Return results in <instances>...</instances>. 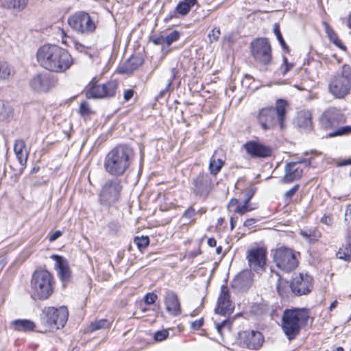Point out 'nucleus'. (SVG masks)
<instances>
[{
	"label": "nucleus",
	"mask_w": 351,
	"mask_h": 351,
	"mask_svg": "<svg viewBox=\"0 0 351 351\" xmlns=\"http://www.w3.org/2000/svg\"><path fill=\"white\" fill-rule=\"evenodd\" d=\"M239 203V200L237 199H235V198H232L228 203V207L230 208H232L233 206H238Z\"/></svg>",
	"instance_id": "57"
},
{
	"label": "nucleus",
	"mask_w": 351,
	"mask_h": 351,
	"mask_svg": "<svg viewBox=\"0 0 351 351\" xmlns=\"http://www.w3.org/2000/svg\"><path fill=\"white\" fill-rule=\"evenodd\" d=\"M328 36L331 42H332L336 46L339 48L344 49L345 47L342 45L341 40L338 38L337 35L332 29H327L326 31Z\"/></svg>",
	"instance_id": "37"
},
{
	"label": "nucleus",
	"mask_w": 351,
	"mask_h": 351,
	"mask_svg": "<svg viewBox=\"0 0 351 351\" xmlns=\"http://www.w3.org/2000/svg\"><path fill=\"white\" fill-rule=\"evenodd\" d=\"M215 328L217 332L222 335V332L223 330L226 329L228 331L230 330L231 323L228 319H224L221 322L216 323Z\"/></svg>",
	"instance_id": "39"
},
{
	"label": "nucleus",
	"mask_w": 351,
	"mask_h": 351,
	"mask_svg": "<svg viewBox=\"0 0 351 351\" xmlns=\"http://www.w3.org/2000/svg\"><path fill=\"white\" fill-rule=\"evenodd\" d=\"M36 59L41 67L54 73L64 72L73 64L69 51L57 45L47 44L40 47Z\"/></svg>",
	"instance_id": "1"
},
{
	"label": "nucleus",
	"mask_w": 351,
	"mask_h": 351,
	"mask_svg": "<svg viewBox=\"0 0 351 351\" xmlns=\"http://www.w3.org/2000/svg\"><path fill=\"white\" fill-rule=\"evenodd\" d=\"M298 123L300 127L308 129L311 126V114L308 111L302 112L299 114Z\"/></svg>",
	"instance_id": "31"
},
{
	"label": "nucleus",
	"mask_w": 351,
	"mask_h": 351,
	"mask_svg": "<svg viewBox=\"0 0 351 351\" xmlns=\"http://www.w3.org/2000/svg\"><path fill=\"white\" fill-rule=\"evenodd\" d=\"M346 117L341 110L335 107L326 109L319 118V123L322 128L331 130L346 122Z\"/></svg>",
	"instance_id": "12"
},
{
	"label": "nucleus",
	"mask_w": 351,
	"mask_h": 351,
	"mask_svg": "<svg viewBox=\"0 0 351 351\" xmlns=\"http://www.w3.org/2000/svg\"><path fill=\"white\" fill-rule=\"evenodd\" d=\"M29 85L33 90L37 92H46L49 89L48 78L41 74H37L29 82Z\"/></svg>",
	"instance_id": "24"
},
{
	"label": "nucleus",
	"mask_w": 351,
	"mask_h": 351,
	"mask_svg": "<svg viewBox=\"0 0 351 351\" xmlns=\"http://www.w3.org/2000/svg\"><path fill=\"white\" fill-rule=\"evenodd\" d=\"M196 212L193 207H189L182 215V217L187 219L189 223H194L195 219L194 218Z\"/></svg>",
	"instance_id": "40"
},
{
	"label": "nucleus",
	"mask_w": 351,
	"mask_h": 351,
	"mask_svg": "<svg viewBox=\"0 0 351 351\" xmlns=\"http://www.w3.org/2000/svg\"><path fill=\"white\" fill-rule=\"evenodd\" d=\"M309 315L304 309H287L282 316V328L289 340L299 334L301 327L307 323Z\"/></svg>",
	"instance_id": "5"
},
{
	"label": "nucleus",
	"mask_w": 351,
	"mask_h": 351,
	"mask_svg": "<svg viewBox=\"0 0 351 351\" xmlns=\"http://www.w3.org/2000/svg\"><path fill=\"white\" fill-rule=\"evenodd\" d=\"M274 261L279 269L286 272L293 271L298 265L295 252L286 247H280L275 250Z\"/></svg>",
	"instance_id": "10"
},
{
	"label": "nucleus",
	"mask_w": 351,
	"mask_h": 351,
	"mask_svg": "<svg viewBox=\"0 0 351 351\" xmlns=\"http://www.w3.org/2000/svg\"><path fill=\"white\" fill-rule=\"evenodd\" d=\"M118 87L115 80L110 81L106 84H93L86 91L88 98H104L114 96Z\"/></svg>",
	"instance_id": "13"
},
{
	"label": "nucleus",
	"mask_w": 351,
	"mask_h": 351,
	"mask_svg": "<svg viewBox=\"0 0 351 351\" xmlns=\"http://www.w3.org/2000/svg\"><path fill=\"white\" fill-rule=\"evenodd\" d=\"M351 133V126L347 125L338 128L332 132H330L327 134V137L332 138L337 136L348 135Z\"/></svg>",
	"instance_id": "34"
},
{
	"label": "nucleus",
	"mask_w": 351,
	"mask_h": 351,
	"mask_svg": "<svg viewBox=\"0 0 351 351\" xmlns=\"http://www.w3.org/2000/svg\"><path fill=\"white\" fill-rule=\"evenodd\" d=\"M338 304V302L337 300H334L331 304H330V306L329 307V310L331 311H332L335 308L337 307Z\"/></svg>",
	"instance_id": "60"
},
{
	"label": "nucleus",
	"mask_w": 351,
	"mask_h": 351,
	"mask_svg": "<svg viewBox=\"0 0 351 351\" xmlns=\"http://www.w3.org/2000/svg\"><path fill=\"white\" fill-rule=\"evenodd\" d=\"M14 329L19 331H31L33 330L35 324L34 322L27 319H17L13 322Z\"/></svg>",
	"instance_id": "29"
},
{
	"label": "nucleus",
	"mask_w": 351,
	"mask_h": 351,
	"mask_svg": "<svg viewBox=\"0 0 351 351\" xmlns=\"http://www.w3.org/2000/svg\"><path fill=\"white\" fill-rule=\"evenodd\" d=\"M283 62L285 64V69L282 73L283 75H285L289 71H290V69L293 67V64L288 62L287 59L285 57L283 58Z\"/></svg>",
	"instance_id": "51"
},
{
	"label": "nucleus",
	"mask_w": 351,
	"mask_h": 351,
	"mask_svg": "<svg viewBox=\"0 0 351 351\" xmlns=\"http://www.w3.org/2000/svg\"><path fill=\"white\" fill-rule=\"evenodd\" d=\"M299 164H301V163H304L306 164V166H310L311 165V160H307V159H303L302 161H298Z\"/></svg>",
	"instance_id": "61"
},
{
	"label": "nucleus",
	"mask_w": 351,
	"mask_h": 351,
	"mask_svg": "<svg viewBox=\"0 0 351 351\" xmlns=\"http://www.w3.org/2000/svg\"><path fill=\"white\" fill-rule=\"evenodd\" d=\"M298 161L291 162L286 164L285 167V175L280 179L281 183H290L300 179L302 176L303 170L298 167Z\"/></svg>",
	"instance_id": "20"
},
{
	"label": "nucleus",
	"mask_w": 351,
	"mask_h": 351,
	"mask_svg": "<svg viewBox=\"0 0 351 351\" xmlns=\"http://www.w3.org/2000/svg\"><path fill=\"white\" fill-rule=\"evenodd\" d=\"M287 105L285 100L279 99L276 102L275 108L266 107L261 109L257 115V121L261 128L267 131L272 130L278 123L282 129Z\"/></svg>",
	"instance_id": "3"
},
{
	"label": "nucleus",
	"mask_w": 351,
	"mask_h": 351,
	"mask_svg": "<svg viewBox=\"0 0 351 351\" xmlns=\"http://www.w3.org/2000/svg\"><path fill=\"white\" fill-rule=\"evenodd\" d=\"M247 259L252 269L258 270L265 265L266 252L261 247L250 250L247 252Z\"/></svg>",
	"instance_id": "18"
},
{
	"label": "nucleus",
	"mask_w": 351,
	"mask_h": 351,
	"mask_svg": "<svg viewBox=\"0 0 351 351\" xmlns=\"http://www.w3.org/2000/svg\"><path fill=\"white\" fill-rule=\"evenodd\" d=\"M336 256L339 259L346 261L351 260V228L348 230L347 234L346 243L339 249Z\"/></svg>",
	"instance_id": "25"
},
{
	"label": "nucleus",
	"mask_w": 351,
	"mask_h": 351,
	"mask_svg": "<svg viewBox=\"0 0 351 351\" xmlns=\"http://www.w3.org/2000/svg\"><path fill=\"white\" fill-rule=\"evenodd\" d=\"M164 302L166 310L168 313L174 316H177L181 313L180 303L175 292L167 291L165 295Z\"/></svg>",
	"instance_id": "21"
},
{
	"label": "nucleus",
	"mask_w": 351,
	"mask_h": 351,
	"mask_svg": "<svg viewBox=\"0 0 351 351\" xmlns=\"http://www.w3.org/2000/svg\"><path fill=\"white\" fill-rule=\"evenodd\" d=\"M79 112L82 116L88 115L90 113V109L86 102H82L79 108Z\"/></svg>",
	"instance_id": "48"
},
{
	"label": "nucleus",
	"mask_w": 351,
	"mask_h": 351,
	"mask_svg": "<svg viewBox=\"0 0 351 351\" xmlns=\"http://www.w3.org/2000/svg\"><path fill=\"white\" fill-rule=\"evenodd\" d=\"M254 194V192L253 190H252V189L249 190L245 194L246 198L243 202L249 204V202L253 197Z\"/></svg>",
	"instance_id": "55"
},
{
	"label": "nucleus",
	"mask_w": 351,
	"mask_h": 351,
	"mask_svg": "<svg viewBox=\"0 0 351 351\" xmlns=\"http://www.w3.org/2000/svg\"><path fill=\"white\" fill-rule=\"evenodd\" d=\"M328 90L331 95L338 99H343L351 90V66L344 64L341 71L332 75L328 82Z\"/></svg>",
	"instance_id": "6"
},
{
	"label": "nucleus",
	"mask_w": 351,
	"mask_h": 351,
	"mask_svg": "<svg viewBox=\"0 0 351 351\" xmlns=\"http://www.w3.org/2000/svg\"><path fill=\"white\" fill-rule=\"evenodd\" d=\"M184 1L189 4L191 6H193L196 3L197 0H184Z\"/></svg>",
	"instance_id": "62"
},
{
	"label": "nucleus",
	"mask_w": 351,
	"mask_h": 351,
	"mask_svg": "<svg viewBox=\"0 0 351 351\" xmlns=\"http://www.w3.org/2000/svg\"><path fill=\"white\" fill-rule=\"evenodd\" d=\"M110 322L106 319H101L99 320L92 322L88 326V332H93L94 331L108 328L110 327Z\"/></svg>",
	"instance_id": "30"
},
{
	"label": "nucleus",
	"mask_w": 351,
	"mask_h": 351,
	"mask_svg": "<svg viewBox=\"0 0 351 351\" xmlns=\"http://www.w3.org/2000/svg\"><path fill=\"white\" fill-rule=\"evenodd\" d=\"M274 31V34H276V36L277 37V39L278 40L279 43L282 45V47L283 48H287L286 43H285V42L282 38V36L280 33L279 26L277 24H275Z\"/></svg>",
	"instance_id": "45"
},
{
	"label": "nucleus",
	"mask_w": 351,
	"mask_h": 351,
	"mask_svg": "<svg viewBox=\"0 0 351 351\" xmlns=\"http://www.w3.org/2000/svg\"><path fill=\"white\" fill-rule=\"evenodd\" d=\"M351 165V158L348 159V160H344L341 163V165Z\"/></svg>",
	"instance_id": "63"
},
{
	"label": "nucleus",
	"mask_w": 351,
	"mask_h": 351,
	"mask_svg": "<svg viewBox=\"0 0 351 351\" xmlns=\"http://www.w3.org/2000/svg\"><path fill=\"white\" fill-rule=\"evenodd\" d=\"M176 75V69L175 68H172L171 69V76L167 80L166 87L163 90L160 91V93H158V95L156 97L157 99L161 98L162 97L164 96V95L165 93L169 92V88H170L173 80L175 79Z\"/></svg>",
	"instance_id": "33"
},
{
	"label": "nucleus",
	"mask_w": 351,
	"mask_h": 351,
	"mask_svg": "<svg viewBox=\"0 0 351 351\" xmlns=\"http://www.w3.org/2000/svg\"><path fill=\"white\" fill-rule=\"evenodd\" d=\"M11 75V69L8 63L0 62V80L8 79Z\"/></svg>",
	"instance_id": "35"
},
{
	"label": "nucleus",
	"mask_w": 351,
	"mask_h": 351,
	"mask_svg": "<svg viewBox=\"0 0 351 351\" xmlns=\"http://www.w3.org/2000/svg\"><path fill=\"white\" fill-rule=\"evenodd\" d=\"M221 34L219 28L214 27L208 34V36L210 43L216 42Z\"/></svg>",
	"instance_id": "43"
},
{
	"label": "nucleus",
	"mask_w": 351,
	"mask_h": 351,
	"mask_svg": "<svg viewBox=\"0 0 351 351\" xmlns=\"http://www.w3.org/2000/svg\"><path fill=\"white\" fill-rule=\"evenodd\" d=\"M68 316L69 312L66 306L59 308L49 306L43 310L40 322L46 331H54L64 326Z\"/></svg>",
	"instance_id": "7"
},
{
	"label": "nucleus",
	"mask_w": 351,
	"mask_h": 351,
	"mask_svg": "<svg viewBox=\"0 0 351 351\" xmlns=\"http://www.w3.org/2000/svg\"><path fill=\"white\" fill-rule=\"evenodd\" d=\"M51 258L56 261L55 269L60 279L62 281L67 280L70 278L71 271L66 259L56 254L52 255Z\"/></svg>",
	"instance_id": "23"
},
{
	"label": "nucleus",
	"mask_w": 351,
	"mask_h": 351,
	"mask_svg": "<svg viewBox=\"0 0 351 351\" xmlns=\"http://www.w3.org/2000/svg\"><path fill=\"white\" fill-rule=\"evenodd\" d=\"M254 209V208L251 207L250 205H249V204L243 202V205H239L236 207L234 213L243 215L247 212L251 211Z\"/></svg>",
	"instance_id": "42"
},
{
	"label": "nucleus",
	"mask_w": 351,
	"mask_h": 351,
	"mask_svg": "<svg viewBox=\"0 0 351 351\" xmlns=\"http://www.w3.org/2000/svg\"><path fill=\"white\" fill-rule=\"evenodd\" d=\"M134 90L132 89H128L124 91L123 94V98L125 101H129L134 95Z\"/></svg>",
	"instance_id": "53"
},
{
	"label": "nucleus",
	"mask_w": 351,
	"mask_h": 351,
	"mask_svg": "<svg viewBox=\"0 0 351 351\" xmlns=\"http://www.w3.org/2000/svg\"><path fill=\"white\" fill-rule=\"evenodd\" d=\"M247 154L252 157L266 158L271 154V149L256 141H249L244 145Z\"/></svg>",
	"instance_id": "19"
},
{
	"label": "nucleus",
	"mask_w": 351,
	"mask_h": 351,
	"mask_svg": "<svg viewBox=\"0 0 351 351\" xmlns=\"http://www.w3.org/2000/svg\"><path fill=\"white\" fill-rule=\"evenodd\" d=\"M348 27L351 29V14L349 15L347 21Z\"/></svg>",
	"instance_id": "64"
},
{
	"label": "nucleus",
	"mask_w": 351,
	"mask_h": 351,
	"mask_svg": "<svg viewBox=\"0 0 351 351\" xmlns=\"http://www.w3.org/2000/svg\"><path fill=\"white\" fill-rule=\"evenodd\" d=\"M29 0H6L2 3L5 9L21 12L27 5Z\"/></svg>",
	"instance_id": "26"
},
{
	"label": "nucleus",
	"mask_w": 351,
	"mask_h": 351,
	"mask_svg": "<svg viewBox=\"0 0 351 351\" xmlns=\"http://www.w3.org/2000/svg\"><path fill=\"white\" fill-rule=\"evenodd\" d=\"M134 242L139 250L145 249L149 243V239L147 236L136 237Z\"/></svg>",
	"instance_id": "36"
},
{
	"label": "nucleus",
	"mask_w": 351,
	"mask_h": 351,
	"mask_svg": "<svg viewBox=\"0 0 351 351\" xmlns=\"http://www.w3.org/2000/svg\"><path fill=\"white\" fill-rule=\"evenodd\" d=\"M240 345L251 350H258L263 345L264 337L261 332L256 330H245L240 332Z\"/></svg>",
	"instance_id": "14"
},
{
	"label": "nucleus",
	"mask_w": 351,
	"mask_h": 351,
	"mask_svg": "<svg viewBox=\"0 0 351 351\" xmlns=\"http://www.w3.org/2000/svg\"><path fill=\"white\" fill-rule=\"evenodd\" d=\"M157 299V295L154 293H148L144 297L145 303L147 304H154Z\"/></svg>",
	"instance_id": "49"
},
{
	"label": "nucleus",
	"mask_w": 351,
	"mask_h": 351,
	"mask_svg": "<svg viewBox=\"0 0 351 351\" xmlns=\"http://www.w3.org/2000/svg\"><path fill=\"white\" fill-rule=\"evenodd\" d=\"M73 45L74 48L79 52L87 53L88 49H89L88 47L75 40H73Z\"/></svg>",
	"instance_id": "47"
},
{
	"label": "nucleus",
	"mask_w": 351,
	"mask_h": 351,
	"mask_svg": "<svg viewBox=\"0 0 351 351\" xmlns=\"http://www.w3.org/2000/svg\"><path fill=\"white\" fill-rule=\"evenodd\" d=\"M207 243L210 247H215L217 245V241L214 238H209Z\"/></svg>",
	"instance_id": "58"
},
{
	"label": "nucleus",
	"mask_w": 351,
	"mask_h": 351,
	"mask_svg": "<svg viewBox=\"0 0 351 351\" xmlns=\"http://www.w3.org/2000/svg\"><path fill=\"white\" fill-rule=\"evenodd\" d=\"M252 282V274L250 271H243L234 277L232 287L241 291L247 290Z\"/></svg>",
	"instance_id": "22"
},
{
	"label": "nucleus",
	"mask_w": 351,
	"mask_h": 351,
	"mask_svg": "<svg viewBox=\"0 0 351 351\" xmlns=\"http://www.w3.org/2000/svg\"><path fill=\"white\" fill-rule=\"evenodd\" d=\"M271 49L268 40L265 38L254 40L251 43V52L254 58L263 64L271 61Z\"/></svg>",
	"instance_id": "11"
},
{
	"label": "nucleus",
	"mask_w": 351,
	"mask_h": 351,
	"mask_svg": "<svg viewBox=\"0 0 351 351\" xmlns=\"http://www.w3.org/2000/svg\"><path fill=\"white\" fill-rule=\"evenodd\" d=\"M121 182L117 178L105 181L98 195V201L102 206H110L117 202L122 191Z\"/></svg>",
	"instance_id": "8"
},
{
	"label": "nucleus",
	"mask_w": 351,
	"mask_h": 351,
	"mask_svg": "<svg viewBox=\"0 0 351 351\" xmlns=\"http://www.w3.org/2000/svg\"><path fill=\"white\" fill-rule=\"evenodd\" d=\"M203 324H204V319L200 318L199 319L192 322L191 324V328L193 330H199L202 327Z\"/></svg>",
	"instance_id": "50"
},
{
	"label": "nucleus",
	"mask_w": 351,
	"mask_h": 351,
	"mask_svg": "<svg viewBox=\"0 0 351 351\" xmlns=\"http://www.w3.org/2000/svg\"><path fill=\"white\" fill-rule=\"evenodd\" d=\"M25 147V143L23 140L18 139L15 141L14 151L19 163L25 165L27 160V154L23 152Z\"/></svg>",
	"instance_id": "27"
},
{
	"label": "nucleus",
	"mask_w": 351,
	"mask_h": 351,
	"mask_svg": "<svg viewBox=\"0 0 351 351\" xmlns=\"http://www.w3.org/2000/svg\"><path fill=\"white\" fill-rule=\"evenodd\" d=\"M165 36H158L157 38H155L152 40L153 43L155 44V45H166V41H165Z\"/></svg>",
	"instance_id": "52"
},
{
	"label": "nucleus",
	"mask_w": 351,
	"mask_h": 351,
	"mask_svg": "<svg viewBox=\"0 0 351 351\" xmlns=\"http://www.w3.org/2000/svg\"><path fill=\"white\" fill-rule=\"evenodd\" d=\"M191 7L187 3L182 1L178 4L176 9L179 14L184 16L189 12Z\"/></svg>",
	"instance_id": "41"
},
{
	"label": "nucleus",
	"mask_w": 351,
	"mask_h": 351,
	"mask_svg": "<svg viewBox=\"0 0 351 351\" xmlns=\"http://www.w3.org/2000/svg\"><path fill=\"white\" fill-rule=\"evenodd\" d=\"M212 180L208 173H200L193 180V191L199 196H206L211 189Z\"/></svg>",
	"instance_id": "17"
},
{
	"label": "nucleus",
	"mask_w": 351,
	"mask_h": 351,
	"mask_svg": "<svg viewBox=\"0 0 351 351\" xmlns=\"http://www.w3.org/2000/svg\"><path fill=\"white\" fill-rule=\"evenodd\" d=\"M300 235L309 243L317 241L321 234L315 228H304L300 230Z\"/></svg>",
	"instance_id": "28"
},
{
	"label": "nucleus",
	"mask_w": 351,
	"mask_h": 351,
	"mask_svg": "<svg viewBox=\"0 0 351 351\" xmlns=\"http://www.w3.org/2000/svg\"><path fill=\"white\" fill-rule=\"evenodd\" d=\"M67 22L74 32L82 35H88L96 29V25L89 14L84 11H78L70 15Z\"/></svg>",
	"instance_id": "9"
},
{
	"label": "nucleus",
	"mask_w": 351,
	"mask_h": 351,
	"mask_svg": "<svg viewBox=\"0 0 351 351\" xmlns=\"http://www.w3.org/2000/svg\"><path fill=\"white\" fill-rule=\"evenodd\" d=\"M256 219H253V218H250V219H246V220L244 221L243 225H244L245 226L248 227V226H252V224H254V223H256Z\"/></svg>",
	"instance_id": "56"
},
{
	"label": "nucleus",
	"mask_w": 351,
	"mask_h": 351,
	"mask_svg": "<svg viewBox=\"0 0 351 351\" xmlns=\"http://www.w3.org/2000/svg\"><path fill=\"white\" fill-rule=\"evenodd\" d=\"M289 287L295 295H306L312 288V278L306 274L300 273L293 278Z\"/></svg>",
	"instance_id": "15"
},
{
	"label": "nucleus",
	"mask_w": 351,
	"mask_h": 351,
	"mask_svg": "<svg viewBox=\"0 0 351 351\" xmlns=\"http://www.w3.org/2000/svg\"><path fill=\"white\" fill-rule=\"evenodd\" d=\"M299 188H300V185L295 184L292 188H291L289 191H287L284 195V197H285V200L291 199L292 198V197L298 191Z\"/></svg>",
	"instance_id": "46"
},
{
	"label": "nucleus",
	"mask_w": 351,
	"mask_h": 351,
	"mask_svg": "<svg viewBox=\"0 0 351 351\" xmlns=\"http://www.w3.org/2000/svg\"><path fill=\"white\" fill-rule=\"evenodd\" d=\"M30 287L33 298L40 300H47L54 291V278L45 269H37L32 274Z\"/></svg>",
	"instance_id": "4"
},
{
	"label": "nucleus",
	"mask_w": 351,
	"mask_h": 351,
	"mask_svg": "<svg viewBox=\"0 0 351 351\" xmlns=\"http://www.w3.org/2000/svg\"><path fill=\"white\" fill-rule=\"evenodd\" d=\"M234 308V306L230 300L228 288L226 285H221L217 301V307L215 310L216 312L219 314L226 315L232 313Z\"/></svg>",
	"instance_id": "16"
},
{
	"label": "nucleus",
	"mask_w": 351,
	"mask_h": 351,
	"mask_svg": "<svg viewBox=\"0 0 351 351\" xmlns=\"http://www.w3.org/2000/svg\"><path fill=\"white\" fill-rule=\"evenodd\" d=\"M168 335L169 332L167 330H159L154 334V339L156 341H161L166 339Z\"/></svg>",
	"instance_id": "44"
},
{
	"label": "nucleus",
	"mask_w": 351,
	"mask_h": 351,
	"mask_svg": "<svg viewBox=\"0 0 351 351\" xmlns=\"http://www.w3.org/2000/svg\"><path fill=\"white\" fill-rule=\"evenodd\" d=\"M223 165V162L221 159H216L215 156H213L210 160L209 163V169L211 174L216 175L218 173L222 166Z\"/></svg>",
	"instance_id": "32"
},
{
	"label": "nucleus",
	"mask_w": 351,
	"mask_h": 351,
	"mask_svg": "<svg viewBox=\"0 0 351 351\" xmlns=\"http://www.w3.org/2000/svg\"><path fill=\"white\" fill-rule=\"evenodd\" d=\"M134 159V152L131 147L119 145L105 156L104 168L112 176H121L130 170Z\"/></svg>",
	"instance_id": "2"
},
{
	"label": "nucleus",
	"mask_w": 351,
	"mask_h": 351,
	"mask_svg": "<svg viewBox=\"0 0 351 351\" xmlns=\"http://www.w3.org/2000/svg\"><path fill=\"white\" fill-rule=\"evenodd\" d=\"M282 282H278L277 284V290H278V293L281 295V296H284L285 295V291H283L282 289H281V287H280V285H281Z\"/></svg>",
	"instance_id": "59"
},
{
	"label": "nucleus",
	"mask_w": 351,
	"mask_h": 351,
	"mask_svg": "<svg viewBox=\"0 0 351 351\" xmlns=\"http://www.w3.org/2000/svg\"><path fill=\"white\" fill-rule=\"evenodd\" d=\"M62 235V232L59 230L54 232L49 237V241L53 242Z\"/></svg>",
	"instance_id": "54"
},
{
	"label": "nucleus",
	"mask_w": 351,
	"mask_h": 351,
	"mask_svg": "<svg viewBox=\"0 0 351 351\" xmlns=\"http://www.w3.org/2000/svg\"><path fill=\"white\" fill-rule=\"evenodd\" d=\"M180 34L177 30H173L170 32L168 35H167L165 38L166 41V45L167 46L171 45L173 43L178 40L180 38Z\"/></svg>",
	"instance_id": "38"
}]
</instances>
